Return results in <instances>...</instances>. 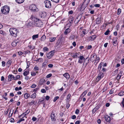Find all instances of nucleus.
Listing matches in <instances>:
<instances>
[{
    "instance_id": "nucleus-1",
    "label": "nucleus",
    "mask_w": 124,
    "mask_h": 124,
    "mask_svg": "<svg viewBox=\"0 0 124 124\" xmlns=\"http://www.w3.org/2000/svg\"><path fill=\"white\" fill-rule=\"evenodd\" d=\"M34 21V26H36L38 27H41L43 25V23L40 19L35 18H33Z\"/></svg>"
},
{
    "instance_id": "nucleus-2",
    "label": "nucleus",
    "mask_w": 124,
    "mask_h": 124,
    "mask_svg": "<svg viewBox=\"0 0 124 124\" xmlns=\"http://www.w3.org/2000/svg\"><path fill=\"white\" fill-rule=\"evenodd\" d=\"M10 10V8L9 6H5L1 8V11L4 14L6 15L9 13Z\"/></svg>"
},
{
    "instance_id": "nucleus-3",
    "label": "nucleus",
    "mask_w": 124,
    "mask_h": 124,
    "mask_svg": "<svg viewBox=\"0 0 124 124\" xmlns=\"http://www.w3.org/2000/svg\"><path fill=\"white\" fill-rule=\"evenodd\" d=\"M33 18H31L28 19L26 22V25L28 27L32 26L34 27V21H33Z\"/></svg>"
},
{
    "instance_id": "nucleus-4",
    "label": "nucleus",
    "mask_w": 124,
    "mask_h": 124,
    "mask_svg": "<svg viewBox=\"0 0 124 124\" xmlns=\"http://www.w3.org/2000/svg\"><path fill=\"white\" fill-rule=\"evenodd\" d=\"M9 31L11 34L14 37L17 36V33L18 32L17 29L15 28L10 29Z\"/></svg>"
},
{
    "instance_id": "nucleus-5",
    "label": "nucleus",
    "mask_w": 124,
    "mask_h": 124,
    "mask_svg": "<svg viewBox=\"0 0 124 124\" xmlns=\"http://www.w3.org/2000/svg\"><path fill=\"white\" fill-rule=\"evenodd\" d=\"M46 14L45 12H40L39 16L40 18L44 20L46 19Z\"/></svg>"
},
{
    "instance_id": "nucleus-6",
    "label": "nucleus",
    "mask_w": 124,
    "mask_h": 124,
    "mask_svg": "<svg viewBox=\"0 0 124 124\" xmlns=\"http://www.w3.org/2000/svg\"><path fill=\"white\" fill-rule=\"evenodd\" d=\"M45 7L47 8H50L51 7V4L50 1L46 0L44 2Z\"/></svg>"
},
{
    "instance_id": "nucleus-7",
    "label": "nucleus",
    "mask_w": 124,
    "mask_h": 124,
    "mask_svg": "<svg viewBox=\"0 0 124 124\" xmlns=\"http://www.w3.org/2000/svg\"><path fill=\"white\" fill-rule=\"evenodd\" d=\"M104 76V74L103 73L101 72L98 74V76L96 80L98 82Z\"/></svg>"
},
{
    "instance_id": "nucleus-8",
    "label": "nucleus",
    "mask_w": 124,
    "mask_h": 124,
    "mask_svg": "<svg viewBox=\"0 0 124 124\" xmlns=\"http://www.w3.org/2000/svg\"><path fill=\"white\" fill-rule=\"evenodd\" d=\"M29 8L30 10L33 11H35L37 8L36 6L34 4H32L30 6Z\"/></svg>"
},
{
    "instance_id": "nucleus-9",
    "label": "nucleus",
    "mask_w": 124,
    "mask_h": 124,
    "mask_svg": "<svg viewBox=\"0 0 124 124\" xmlns=\"http://www.w3.org/2000/svg\"><path fill=\"white\" fill-rule=\"evenodd\" d=\"M54 53H53L52 52H50L46 54V56L48 59H51L54 55Z\"/></svg>"
},
{
    "instance_id": "nucleus-10",
    "label": "nucleus",
    "mask_w": 124,
    "mask_h": 124,
    "mask_svg": "<svg viewBox=\"0 0 124 124\" xmlns=\"http://www.w3.org/2000/svg\"><path fill=\"white\" fill-rule=\"evenodd\" d=\"M104 118L107 122H110V118L109 116L105 115L104 116Z\"/></svg>"
},
{
    "instance_id": "nucleus-11",
    "label": "nucleus",
    "mask_w": 124,
    "mask_h": 124,
    "mask_svg": "<svg viewBox=\"0 0 124 124\" xmlns=\"http://www.w3.org/2000/svg\"><path fill=\"white\" fill-rule=\"evenodd\" d=\"M87 6V5L85 4H84V3H83L82 4L81 7L80 8V11H82L84 9H85Z\"/></svg>"
},
{
    "instance_id": "nucleus-12",
    "label": "nucleus",
    "mask_w": 124,
    "mask_h": 124,
    "mask_svg": "<svg viewBox=\"0 0 124 124\" xmlns=\"http://www.w3.org/2000/svg\"><path fill=\"white\" fill-rule=\"evenodd\" d=\"M123 71H121L118 74L116 78V79H117L118 80L120 79L121 78L122 75V74L123 73Z\"/></svg>"
},
{
    "instance_id": "nucleus-13",
    "label": "nucleus",
    "mask_w": 124,
    "mask_h": 124,
    "mask_svg": "<svg viewBox=\"0 0 124 124\" xmlns=\"http://www.w3.org/2000/svg\"><path fill=\"white\" fill-rule=\"evenodd\" d=\"M55 114L53 112H52L51 114V117L52 121H55L56 120V119L55 118Z\"/></svg>"
},
{
    "instance_id": "nucleus-14",
    "label": "nucleus",
    "mask_w": 124,
    "mask_h": 124,
    "mask_svg": "<svg viewBox=\"0 0 124 124\" xmlns=\"http://www.w3.org/2000/svg\"><path fill=\"white\" fill-rule=\"evenodd\" d=\"M96 57H97V56L93 54L91 56V57L90 58V60L91 61L93 62L95 60Z\"/></svg>"
},
{
    "instance_id": "nucleus-15",
    "label": "nucleus",
    "mask_w": 124,
    "mask_h": 124,
    "mask_svg": "<svg viewBox=\"0 0 124 124\" xmlns=\"http://www.w3.org/2000/svg\"><path fill=\"white\" fill-rule=\"evenodd\" d=\"M71 29L70 28H68L64 32V34L65 35L68 34L71 31Z\"/></svg>"
},
{
    "instance_id": "nucleus-16",
    "label": "nucleus",
    "mask_w": 124,
    "mask_h": 124,
    "mask_svg": "<svg viewBox=\"0 0 124 124\" xmlns=\"http://www.w3.org/2000/svg\"><path fill=\"white\" fill-rule=\"evenodd\" d=\"M74 20V18L72 16H71L69 18L68 20L69 22L72 24L73 23V21Z\"/></svg>"
},
{
    "instance_id": "nucleus-17",
    "label": "nucleus",
    "mask_w": 124,
    "mask_h": 124,
    "mask_svg": "<svg viewBox=\"0 0 124 124\" xmlns=\"http://www.w3.org/2000/svg\"><path fill=\"white\" fill-rule=\"evenodd\" d=\"M14 76L10 74L8 77V79L9 81H11L13 79Z\"/></svg>"
},
{
    "instance_id": "nucleus-18",
    "label": "nucleus",
    "mask_w": 124,
    "mask_h": 124,
    "mask_svg": "<svg viewBox=\"0 0 124 124\" xmlns=\"http://www.w3.org/2000/svg\"><path fill=\"white\" fill-rule=\"evenodd\" d=\"M87 92L88 91L86 90L81 95L80 97V98L81 99H82L83 97L85 96L86 94L87 93Z\"/></svg>"
},
{
    "instance_id": "nucleus-19",
    "label": "nucleus",
    "mask_w": 124,
    "mask_h": 124,
    "mask_svg": "<svg viewBox=\"0 0 124 124\" xmlns=\"http://www.w3.org/2000/svg\"><path fill=\"white\" fill-rule=\"evenodd\" d=\"M46 82L45 79L44 78L41 79L39 82V83L40 85H42L43 84Z\"/></svg>"
},
{
    "instance_id": "nucleus-20",
    "label": "nucleus",
    "mask_w": 124,
    "mask_h": 124,
    "mask_svg": "<svg viewBox=\"0 0 124 124\" xmlns=\"http://www.w3.org/2000/svg\"><path fill=\"white\" fill-rule=\"evenodd\" d=\"M101 23V19L99 18H97L96 20V23L97 24H99Z\"/></svg>"
},
{
    "instance_id": "nucleus-21",
    "label": "nucleus",
    "mask_w": 124,
    "mask_h": 124,
    "mask_svg": "<svg viewBox=\"0 0 124 124\" xmlns=\"http://www.w3.org/2000/svg\"><path fill=\"white\" fill-rule=\"evenodd\" d=\"M67 79H69L70 77L68 73H66L63 75Z\"/></svg>"
},
{
    "instance_id": "nucleus-22",
    "label": "nucleus",
    "mask_w": 124,
    "mask_h": 124,
    "mask_svg": "<svg viewBox=\"0 0 124 124\" xmlns=\"http://www.w3.org/2000/svg\"><path fill=\"white\" fill-rule=\"evenodd\" d=\"M89 62V58L88 57H87L86 58L85 60V61L83 63V65H84V63L85 62L86 63H88Z\"/></svg>"
},
{
    "instance_id": "nucleus-23",
    "label": "nucleus",
    "mask_w": 124,
    "mask_h": 124,
    "mask_svg": "<svg viewBox=\"0 0 124 124\" xmlns=\"http://www.w3.org/2000/svg\"><path fill=\"white\" fill-rule=\"evenodd\" d=\"M39 37L38 34H35L33 35L32 36V39L33 40H35L36 39Z\"/></svg>"
},
{
    "instance_id": "nucleus-24",
    "label": "nucleus",
    "mask_w": 124,
    "mask_h": 124,
    "mask_svg": "<svg viewBox=\"0 0 124 124\" xmlns=\"http://www.w3.org/2000/svg\"><path fill=\"white\" fill-rule=\"evenodd\" d=\"M46 37L45 35H43L41 38L40 40L41 41H44L46 39Z\"/></svg>"
},
{
    "instance_id": "nucleus-25",
    "label": "nucleus",
    "mask_w": 124,
    "mask_h": 124,
    "mask_svg": "<svg viewBox=\"0 0 124 124\" xmlns=\"http://www.w3.org/2000/svg\"><path fill=\"white\" fill-rule=\"evenodd\" d=\"M16 1L17 3L20 4L23 2L24 0H15Z\"/></svg>"
},
{
    "instance_id": "nucleus-26",
    "label": "nucleus",
    "mask_w": 124,
    "mask_h": 124,
    "mask_svg": "<svg viewBox=\"0 0 124 124\" xmlns=\"http://www.w3.org/2000/svg\"><path fill=\"white\" fill-rule=\"evenodd\" d=\"M30 109H28L24 113H23V114H24V116L23 118L25 116L29 114L30 112Z\"/></svg>"
},
{
    "instance_id": "nucleus-27",
    "label": "nucleus",
    "mask_w": 124,
    "mask_h": 124,
    "mask_svg": "<svg viewBox=\"0 0 124 124\" xmlns=\"http://www.w3.org/2000/svg\"><path fill=\"white\" fill-rule=\"evenodd\" d=\"M47 62L48 61H46V62L45 61L43 63L42 66V67H45L47 65Z\"/></svg>"
},
{
    "instance_id": "nucleus-28",
    "label": "nucleus",
    "mask_w": 124,
    "mask_h": 124,
    "mask_svg": "<svg viewBox=\"0 0 124 124\" xmlns=\"http://www.w3.org/2000/svg\"><path fill=\"white\" fill-rule=\"evenodd\" d=\"M113 40L114 41L113 42V44L115 46H116L118 44L117 42V40H114V39H113Z\"/></svg>"
},
{
    "instance_id": "nucleus-29",
    "label": "nucleus",
    "mask_w": 124,
    "mask_h": 124,
    "mask_svg": "<svg viewBox=\"0 0 124 124\" xmlns=\"http://www.w3.org/2000/svg\"><path fill=\"white\" fill-rule=\"evenodd\" d=\"M56 39L55 37H51L49 38V40L51 42H53Z\"/></svg>"
},
{
    "instance_id": "nucleus-30",
    "label": "nucleus",
    "mask_w": 124,
    "mask_h": 124,
    "mask_svg": "<svg viewBox=\"0 0 124 124\" xmlns=\"http://www.w3.org/2000/svg\"><path fill=\"white\" fill-rule=\"evenodd\" d=\"M29 74V71H26L24 72L23 73V75L25 76H26L27 75H28Z\"/></svg>"
},
{
    "instance_id": "nucleus-31",
    "label": "nucleus",
    "mask_w": 124,
    "mask_h": 124,
    "mask_svg": "<svg viewBox=\"0 0 124 124\" xmlns=\"http://www.w3.org/2000/svg\"><path fill=\"white\" fill-rule=\"evenodd\" d=\"M90 0H85L84 1L83 3L84 4H85L87 5L89 3Z\"/></svg>"
},
{
    "instance_id": "nucleus-32",
    "label": "nucleus",
    "mask_w": 124,
    "mask_h": 124,
    "mask_svg": "<svg viewBox=\"0 0 124 124\" xmlns=\"http://www.w3.org/2000/svg\"><path fill=\"white\" fill-rule=\"evenodd\" d=\"M30 96V94L28 93H25L24 95V98L26 99H27Z\"/></svg>"
},
{
    "instance_id": "nucleus-33",
    "label": "nucleus",
    "mask_w": 124,
    "mask_h": 124,
    "mask_svg": "<svg viewBox=\"0 0 124 124\" xmlns=\"http://www.w3.org/2000/svg\"><path fill=\"white\" fill-rule=\"evenodd\" d=\"M107 89V86L105 85L104 86L103 88L102 89V92H105Z\"/></svg>"
},
{
    "instance_id": "nucleus-34",
    "label": "nucleus",
    "mask_w": 124,
    "mask_h": 124,
    "mask_svg": "<svg viewBox=\"0 0 124 124\" xmlns=\"http://www.w3.org/2000/svg\"><path fill=\"white\" fill-rule=\"evenodd\" d=\"M76 37V35L72 34L71 35L70 37V39H74Z\"/></svg>"
},
{
    "instance_id": "nucleus-35",
    "label": "nucleus",
    "mask_w": 124,
    "mask_h": 124,
    "mask_svg": "<svg viewBox=\"0 0 124 124\" xmlns=\"http://www.w3.org/2000/svg\"><path fill=\"white\" fill-rule=\"evenodd\" d=\"M96 36L95 35H93L90 36V38L92 39V40H93L96 38Z\"/></svg>"
},
{
    "instance_id": "nucleus-36",
    "label": "nucleus",
    "mask_w": 124,
    "mask_h": 124,
    "mask_svg": "<svg viewBox=\"0 0 124 124\" xmlns=\"http://www.w3.org/2000/svg\"><path fill=\"white\" fill-rule=\"evenodd\" d=\"M36 93H34L31 96V98H36Z\"/></svg>"
},
{
    "instance_id": "nucleus-37",
    "label": "nucleus",
    "mask_w": 124,
    "mask_h": 124,
    "mask_svg": "<svg viewBox=\"0 0 124 124\" xmlns=\"http://www.w3.org/2000/svg\"><path fill=\"white\" fill-rule=\"evenodd\" d=\"M72 24L69 22L66 25V26L69 28L72 25Z\"/></svg>"
},
{
    "instance_id": "nucleus-38",
    "label": "nucleus",
    "mask_w": 124,
    "mask_h": 124,
    "mask_svg": "<svg viewBox=\"0 0 124 124\" xmlns=\"http://www.w3.org/2000/svg\"><path fill=\"white\" fill-rule=\"evenodd\" d=\"M71 56L74 58H77V53H75L73 55V53L71 54Z\"/></svg>"
},
{
    "instance_id": "nucleus-39",
    "label": "nucleus",
    "mask_w": 124,
    "mask_h": 124,
    "mask_svg": "<svg viewBox=\"0 0 124 124\" xmlns=\"http://www.w3.org/2000/svg\"><path fill=\"white\" fill-rule=\"evenodd\" d=\"M121 9L119 8L117 10V15H119L121 13Z\"/></svg>"
},
{
    "instance_id": "nucleus-40",
    "label": "nucleus",
    "mask_w": 124,
    "mask_h": 124,
    "mask_svg": "<svg viewBox=\"0 0 124 124\" xmlns=\"http://www.w3.org/2000/svg\"><path fill=\"white\" fill-rule=\"evenodd\" d=\"M118 95L121 96L124 95V92L123 91H122L118 94Z\"/></svg>"
},
{
    "instance_id": "nucleus-41",
    "label": "nucleus",
    "mask_w": 124,
    "mask_h": 124,
    "mask_svg": "<svg viewBox=\"0 0 124 124\" xmlns=\"http://www.w3.org/2000/svg\"><path fill=\"white\" fill-rule=\"evenodd\" d=\"M79 59L80 60H85V58H84L83 56L80 55L79 56Z\"/></svg>"
},
{
    "instance_id": "nucleus-42",
    "label": "nucleus",
    "mask_w": 124,
    "mask_h": 124,
    "mask_svg": "<svg viewBox=\"0 0 124 124\" xmlns=\"http://www.w3.org/2000/svg\"><path fill=\"white\" fill-rule=\"evenodd\" d=\"M22 89V88L20 86L19 88L16 87L15 88V90L16 91H18L19 90H21Z\"/></svg>"
},
{
    "instance_id": "nucleus-43",
    "label": "nucleus",
    "mask_w": 124,
    "mask_h": 124,
    "mask_svg": "<svg viewBox=\"0 0 124 124\" xmlns=\"http://www.w3.org/2000/svg\"><path fill=\"white\" fill-rule=\"evenodd\" d=\"M43 51L44 52H46L48 50V48L47 47H45L43 48Z\"/></svg>"
},
{
    "instance_id": "nucleus-44",
    "label": "nucleus",
    "mask_w": 124,
    "mask_h": 124,
    "mask_svg": "<svg viewBox=\"0 0 124 124\" xmlns=\"http://www.w3.org/2000/svg\"><path fill=\"white\" fill-rule=\"evenodd\" d=\"M110 32L108 29L104 33V34L105 35H108L109 34V33Z\"/></svg>"
},
{
    "instance_id": "nucleus-45",
    "label": "nucleus",
    "mask_w": 124,
    "mask_h": 124,
    "mask_svg": "<svg viewBox=\"0 0 124 124\" xmlns=\"http://www.w3.org/2000/svg\"><path fill=\"white\" fill-rule=\"evenodd\" d=\"M81 18H82V16H81L80 17V18L78 20H77V21H76V22H75V21L74 22L75 23V24H78L79 22V21H80V20L81 19Z\"/></svg>"
},
{
    "instance_id": "nucleus-46",
    "label": "nucleus",
    "mask_w": 124,
    "mask_h": 124,
    "mask_svg": "<svg viewBox=\"0 0 124 124\" xmlns=\"http://www.w3.org/2000/svg\"><path fill=\"white\" fill-rule=\"evenodd\" d=\"M24 120H25V119H24L23 118H22L20 120H18L17 122V123H20V122H21L22 121H24Z\"/></svg>"
},
{
    "instance_id": "nucleus-47",
    "label": "nucleus",
    "mask_w": 124,
    "mask_h": 124,
    "mask_svg": "<svg viewBox=\"0 0 124 124\" xmlns=\"http://www.w3.org/2000/svg\"><path fill=\"white\" fill-rule=\"evenodd\" d=\"M16 41H13L11 43V45L13 46H16Z\"/></svg>"
},
{
    "instance_id": "nucleus-48",
    "label": "nucleus",
    "mask_w": 124,
    "mask_h": 124,
    "mask_svg": "<svg viewBox=\"0 0 124 124\" xmlns=\"http://www.w3.org/2000/svg\"><path fill=\"white\" fill-rule=\"evenodd\" d=\"M98 110V109L97 108H95L93 110L92 112L93 114L95 112Z\"/></svg>"
},
{
    "instance_id": "nucleus-49",
    "label": "nucleus",
    "mask_w": 124,
    "mask_h": 124,
    "mask_svg": "<svg viewBox=\"0 0 124 124\" xmlns=\"http://www.w3.org/2000/svg\"><path fill=\"white\" fill-rule=\"evenodd\" d=\"M96 59L95 60V62H97L98 63L100 59L99 57H96Z\"/></svg>"
},
{
    "instance_id": "nucleus-50",
    "label": "nucleus",
    "mask_w": 124,
    "mask_h": 124,
    "mask_svg": "<svg viewBox=\"0 0 124 124\" xmlns=\"http://www.w3.org/2000/svg\"><path fill=\"white\" fill-rule=\"evenodd\" d=\"M71 96V95L70 94H68L67 96L66 99L67 100H69Z\"/></svg>"
},
{
    "instance_id": "nucleus-51",
    "label": "nucleus",
    "mask_w": 124,
    "mask_h": 124,
    "mask_svg": "<svg viewBox=\"0 0 124 124\" xmlns=\"http://www.w3.org/2000/svg\"><path fill=\"white\" fill-rule=\"evenodd\" d=\"M59 98V97L57 96L54 97V100H53L54 102H55Z\"/></svg>"
},
{
    "instance_id": "nucleus-52",
    "label": "nucleus",
    "mask_w": 124,
    "mask_h": 124,
    "mask_svg": "<svg viewBox=\"0 0 124 124\" xmlns=\"http://www.w3.org/2000/svg\"><path fill=\"white\" fill-rule=\"evenodd\" d=\"M35 102V101L33 100L31 102H29V104L30 105H31L34 103Z\"/></svg>"
},
{
    "instance_id": "nucleus-53",
    "label": "nucleus",
    "mask_w": 124,
    "mask_h": 124,
    "mask_svg": "<svg viewBox=\"0 0 124 124\" xmlns=\"http://www.w3.org/2000/svg\"><path fill=\"white\" fill-rule=\"evenodd\" d=\"M12 62L11 60H9L7 63V64H8L9 65H11Z\"/></svg>"
},
{
    "instance_id": "nucleus-54",
    "label": "nucleus",
    "mask_w": 124,
    "mask_h": 124,
    "mask_svg": "<svg viewBox=\"0 0 124 124\" xmlns=\"http://www.w3.org/2000/svg\"><path fill=\"white\" fill-rule=\"evenodd\" d=\"M52 76V74L50 73L47 75L46 76V78H49L50 77Z\"/></svg>"
},
{
    "instance_id": "nucleus-55",
    "label": "nucleus",
    "mask_w": 124,
    "mask_h": 124,
    "mask_svg": "<svg viewBox=\"0 0 124 124\" xmlns=\"http://www.w3.org/2000/svg\"><path fill=\"white\" fill-rule=\"evenodd\" d=\"M36 85L34 84H33L31 86V87L32 88H34L36 86Z\"/></svg>"
},
{
    "instance_id": "nucleus-56",
    "label": "nucleus",
    "mask_w": 124,
    "mask_h": 124,
    "mask_svg": "<svg viewBox=\"0 0 124 124\" xmlns=\"http://www.w3.org/2000/svg\"><path fill=\"white\" fill-rule=\"evenodd\" d=\"M101 63H100L99 66L98 70H99L100 71L101 70Z\"/></svg>"
},
{
    "instance_id": "nucleus-57",
    "label": "nucleus",
    "mask_w": 124,
    "mask_h": 124,
    "mask_svg": "<svg viewBox=\"0 0 124 124\" xmlns=\"http://www.w3.org/2000/svg\"><path fill=\"white\" fill-rule=\"evenodd\" d=\"M34 69L35 70H39V68L37 66H35L34 67Z\"/></svg>"
},
{
    "instance_id": "nucleus-58",
    "label": "nucleus",
    "mask_w": 124,
    "mask_h": 124,
    "mask_svg": "<svg viewBox=\"0 0 124 124\" xmlns=\"http://www.w3.org/2000/svg\"><path fill=\"white\" fill-rule=\"evenodd\" d=\"M41 92L42 93H45L46 92V91L45 89H42L41 90Z\"/></svg>"
},
{
    "instance_id": "nucleus-59",
    "label": "nucleus",
    "mask_w": 124,
    "mask_h": 124,
    "mask_svg": "<svg viewBox=\"0 0 124 124\" xmlns=\"http://www.w3.org/2000/svg\"><path fill=\"white\" fill-rule=\"evenodd\" d=\"M73 13V12L72 10H71L68 12L69 15H71Z\"/></svg>"
},
{
    "instance_id": "nucleus-60",
    "label": "nucleus",
    "mask_w": 124,
    "mask_h": 124,
    "mask_svg": "<svg viewBox=\"0 0 124 124\" xmlns=\"http://www.w3.org/2000/svg\"><path fill=\"white\" fill-rule=\"evenodd\" d=\"M79 112V109H77L76 110L75 113L77 114H78Z\"/></svg>"
},
{
    "instance_id": "nucleus-61",
    "label": "nucleus",
    "mask_w": 124,
    "mask_h": 124,
    "mask_svg": "<svg viewBox=\"0 0 124 124\" xmlns=\"http://www.w3.org/2000/svg\"><path fill=\"white\" fill-rule=\"evenodd\" d=\"M31 75L32 76H34L36 75V73L34 72H31Z\"/></svg>"
},
{
    "instance_id": "nucleus-62",
    "label": "nucleus",
    "mask_w": 124,
    "mask_h": 124,
    "mask_svg": "<svg viewBox=\"0 0 124 124\" xmlns=\"http://www.w3.org/2000/svg\"><path fill=\"white\" fill-rule=\"evenodd\" d=\"M10 121L11 122H14V119L12 118H11L10 119Z\"/></svg>"
},
{
    "instance_id": "nucleus-63",
    "label": "nucleus",
    "mask_w": 124,
    "mask_h": 124,
    "mask_svg": "<svg viewBox=\"0 0 124 124\" xmlns=\"http://www.w3.org/2000/svg\"><path fill=\"white\" fill-rule=\"evenodd\" d=\"M2 66H4L5 65V62L4 61H3L2 62Z\"/></svg>"
},
{
    "instance_id": "nucleus-64",
    "label": "nucleus",
    "mask_w": 124,
    "mask_h": 124,
    "mask_svg": "<svg viewBox=\"0 0 124 124\" xmlns=\"http://www.w3.org/2000/svg\"><path fill=\"white\" fill-rule=\"evenodd\" d=\"M81 121L79 120L75 122V124H79L80 123Z\"/></svg>"
}]
</instances>
